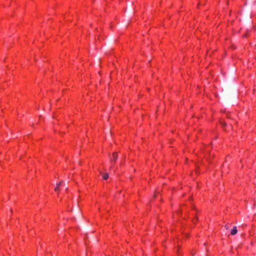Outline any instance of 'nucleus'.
<instances>
[{"instance_id": "nucleus-1", "label": "nucleus", "mask_w": 256, "mask_h": 256, "mask_svg": "<svg viewBox=\"0 0 256 256\" xmlns=\"http://www.w3.org/2000/svg\"><path fill=\"white\" fill-rule=\"evenodd\" d=\"M118 158V155L117 152H114L112 154V158L110 159V162L114 164Z\"/></svg>"}, {"instance_id": "nucleus-2", "label": "nucleus", "mask_w": 256, "mask_h": 256, "mask_svg": "<svg viewBox=\"0 0 256 256\" xmlns=\"http://www.w3.org/2000/svg\"><path fill=\"white\" fill-rule=\"evenodd\" d=\"M238 232L237 228L236 226H234L230 231V234L232 236L236 234Z\"/></svg>"}, {"instance_id": "nucleus-3", "label": "nucleus", "mask_w": 256, "mask_h": 256, "mask_svg": "<svg viewBox=\"0 0 256 256\" xmlns=\"http://www.w3.org/2000/svg\"><path fill=\"white\" fill-rule=\"evenodd\" d=\"M63 184V182H59L58 183V184H56V188H55L54 190H55L56 191V192L59 191V190H60V188H60V185H61V184Z\"/></svg>"}, {"instance_id": "nucleus-4", "label": "nucleus", "mask_w": 256, "mask_h": 256, "mask_svg": "<svg viewBox=\"0 0 256 256\" xmlns=\"http://www.w3.org/2000/svg\"><path fill=\"white\" fill-rule=\"evenodd\" d=\"M102 178L105 180H108V178H109L108 174V173H105L104 174H103Z\"/></svg>"}, {"instance_id": "nucleus-5", "label": "nucleus", "mask_w": 256, "mask_h": 256, "mask_svg": "<svg viewBox=\"0 0 256 256\" xmlns=\"http://www.w3.org/2000/svg\"><path fill=\"white\" fill-rule=\"evenodd\" d=\"M220 124L224 126H226V122H220Z\"/></svg>"}, {"instance_id": "nucleus-6", "label": "nucleus", "mask_w": 256, "mask_h": 256, "mask_svg": "<svg viewBox=\"0 0 256 256\" xmlns=\"http://www.w3.org/2000/svg\"><path fill=\"white\" fill-rule=\"evenodd\" d=\"M225 228H226V230L228 229V228L226 226V225L225 226Z\"/></svg>"}, {"instance_id": "nucleus-7", "label": "nucleus", "mask_w": 256, "mask_h": 256, "mask_svg": "<svg viewBox=\"0 0 256 256\" xmlns=\"http://www.w3.org/2000/svg\"><path fill=\"white\" fill-rule=\"evenodd\" d=\"M196 220H198V217H196Z\"/></svg>"}, {"instance_id": "nucleus-8", "label": "nucleus", "mask_w": 256, "mask_h": 256, "mask_svg": "<svg viewBox=\"0 0 256 256\" xmlns=\"http://www.w3.org/2000/svg\"><path fill=\"white\" fill-rule=\"evenodd\" d=\"M100 174H102V172L101 171H100Z\"/></svg>"}]
</instances>
